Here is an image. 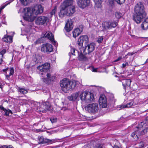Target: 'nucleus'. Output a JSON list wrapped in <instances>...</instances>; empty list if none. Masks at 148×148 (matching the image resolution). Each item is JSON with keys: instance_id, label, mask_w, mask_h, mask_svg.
<instances>
[{"instance_id": "1", "label": "nucleus", "mask_w": 148, "mask_h": 148, "mask_svg": "<svg viewBox=\"0 0 148 148\" xmlns=\"http://www.w3.org/2000/svg\"><path fill=\"white\" fill-rule=\"evenodd\" d=\"M23 10L25 12L23 17L24 19L32 22L34 20L37 15L43 12V8L41 5H38L35 6L32 10L30 8H24Z\"/></svg>"}, {"instance_id": "2", "label": "nucleus", "mask_w": 148, "mask_h": 148, "mask_svg": "<svg viewBox=\"0 0 148 148\" xmlns=\"http://www.w3.org/2000/svg\"><path fill=\"white\" fill-rule=\"evenodd\" d=\"M146 15L143 4L139 2L135 5L134 14L133 16V20L137 23H140Z\"/></svg>"}, {"instance_id": "3", "label": "nucleus", "mask_w": 148, "mask_h": 148, "mask_svg": "<svg viewBox=\"0 0 148 148\" xmlns=\"http://www.w3.org/2000/svg\"><path fill=\"white\" fill-rule=\"evenodd\" d=\"M73 0H65L62 5L59 15L62 17L64 15L71 16L75 12V8L73 5Z\"/></svg>"}, {"instance_id": "4", "label": "nucleus", "mask_w": 148, "mask_h": 148, "mask_svg": "<svg viewBox=\"0 0 148 148\" xmlns=\"http://www.w3.org/2000/svg\"><path fill=\"white\" fill-rule=\"evenodd\" d=\"M77 83L78 82L75 80L71 81L68 79L64 78L60 81V84L63 90L66 89L67 90H69L74 88Z\"/></svg>"}, {"instance_id": "5", "label": "nucleus", "mask_w": 148, "mask_h": 148, "mask_svg": "<svg viewBox=\"0 0 148 148\" xmlns=\"http://www.w3.org/2000/svg\"><path fill=\"white\" fill-rule=\"evenodd\" d=\"M79 97L81 100L85 103H89L95 100L94 95L89 92L84 91L80 94Z\"/></svg>"}, {"instance_id": "6", "label": "nucleus", "mask_w": 148, "mask_h": 148, "mask_svg": "<svg viewBox=\"0 0 148 148\" xmlns=\"http://www.w3.org/2000/svg\"><path fill=\"white\" fill-rule=\"evenodd\" d=\"M117 23L115 21L111 22H104L102 23V31H105L107 29L115 27L117 25Z\"/></svg>"}, {"instance_id": "7", "label": "nucleus", "mask_w": 148, "mask_h": 148, "mask_svg": "<svg viewBox=\"0 0 148 148\" xmlns=\"http://www.w3.org/2000/svg\"><path fill=\"white\" fill-rule=\"evenodd\" d=\"M85 109L89 113H96L99 110L98 105L96 103L89 104L86 107Z\"/></svg>"}, {"instance_id": "8", "label": "nucleus", "mask_w": 148, "mask_h": 148, "mask_svg": "<svg viewBox=\"0 0 148 148\" xmlns=\"http://www.w3.org/2000/svg\"><path fill=\"white\" fill-rule=\"evenodd\" d=\"M41 38H48L49 40L52 42V43L55 47H57L58 43L54 40V36L52 34L51 32L48 31L45 33H44L42 34L41 36Z\"/></svg>"}, {"instance_id": "9", "label": "nucleus", "mask_w": 148, "mask_h": 148, "mask_svg": "<svg viewBox=\"0 0 148 148\" xmlns=\"http://www.w3.org/2000/svg\"><path fill=\"white\" fill-rule=\"evenodd\" d=\"M89 41L88 38L87 36H81L78 39L77 41V44L79 49H83L84 48L83 47V43L84 42L87 43Z\"/></svg>"}, {"instance_id": "10", "label": "nucleus", "mask_w": 148, "mask_h": 148, "mask_svg": "<svg viewBox=\"0 0 148 148\" xmlns=\"http://www.w3.org/2000/svg\"><path fill=\"white\" fill-rule=\"evenodd\" d=\"M41 50L42 52L49 53L53 51V47L51 45L46 43L42 45Z\"/></svg>"}, {"instance_id": "11", "label": "nucleus", "mask_w": 148, "mask_h": 148, "mask_svg": "<svg viewBox=\"0 0 148 148\" xmlns=\"http://www.w3.org/2000/svg\"><path fill=\"white\" fill-rule=\"evenodd\" d=\"M90 2V0H77V1L78 6L83 9L89 6Z\"/></svg>"}, {"instance_id": "12", "label": "nucleus", "mask_w": 148, "mask_h": 148, "mask_svg": "<svg viewBox=\"0 0 148 148\" xmlns=\"http://www.w3.org/2000/svg\"><path fill=\"white\" fill-rule=\"evenodd\" d=\"M49 19L48 17L44 16H40L36 19L35 23L37 25H42L49 22Z\"/></svg>"}, {"instance_id": "13", "label": "nucleus", "mask_w": 148, "mask_h": 148, "mask_svg": "<svg viewBox=\"0 0 148 148\" xmlns=\"http://www.w3.org/2000/svg\"><path fill=\"white\" fill-rule=\"evenodd\" d=\"M99 102L100 105L103 108H106L108 106L106 98L103 94L100 95L99 99Z\"/></svg>"}, {"instance_id": "14", "label": "nucleus", "mask_w": 148, "mask_h": 148, "mask_svg": "<svg viewBox=\"0 0 148 148\" xmlns=\"http://www.w3.org/2000/svg\"><path fill=\"white\" fill-rule=\"evenodd\" d=\"M50 67V64L48 63H46L43 65L39 66L38 67V69L40 70L41 72H44V73H41V74L43 75L44 73L46 74V72L49 69Z\"/></svg>"}, {"instance_id": "15", "label": "nucleus", "mask_w": 148, "mask_h": 148, "mask_svg": "<svg viewBox=\"0 0 148 148\" xmlns=\"http://www.w3.org/2000/svg\"><path fill=\"white\" fill-rule=\"evenodd\" d=\"M116 100L115 99L113 94H110L108 95V106L109 108L113 107Z\"/></svg>"}, {"instance_id": "16", "label": "nucleus", "mask_w": 148, "mask_h": 148, "mask_svg": "<svg viewBox=\"0 0 148 148\" xmlns=\"http://www.w3.org/2000/svg\"><path fill=\"white\" fill-rule=\"evenodd\" d=\"M144 125V123L141 122L138 125V127H137L138 129V130H137V132L138 133V134L139 135V136L144 135L147 133L148 131V128L147 127L142 130L141 129L142 127H143V125Z\"/></svg>"}, {"instance_id": "17", "label": "nucleus", "mask_w": 148, "mask_h": 148, "mask_svg": "<svg viewBox=\"0 0 148 148\" xmlns=\"http://www.w3.org/2000/svg\"><path fill=\"white\" fill-rule=\"evenodd\" d=\"M73 21L71 19H69L67 21L64 27L67 32H69L72 30L73 27Z\"/></svg>"}, {"instance_id": "18", "label": "nucleus", "mask_w": 148, "mask_h": 148, "mask_svg": "<svg viewBox=\"0 0 148 148\" xmlns=\"http://www.w3.org/2000/svg\"><path fill=\"white\" fill-rule=\"evenodd\" d=\"M118 80L122 82V85L124 89H125L127 87L130 86L131 82L130 79H122L121 77H120L119 78Z\"/></svg>"}, {"instance_id": "19", "label": "nucleus", "mask_w": 148, "mask_h": 148, "mask_svg": "<svg viewBox=\"0 0 148 148\" xmlns=\"http://www.w3.org/2000/svg\"><path fill=\"white\" fill-rule=\"evenodd\" d=\"M80 50V53L79 54L78 56V59L82 61H87L88 60V58L86 57L85 55H83L82 53H84L85 49L84 48V50L83 49H79Z\"/></svg>"}, {"instance_id": "20", "label": "nucleus", "mask_w": 148, "mask_h": 148, "mask_svg": "<svg viewBox=\"0 0 148 148\" xmlns=\"http://www.w3.org/2000/svg\"><path fill=\"white\" fill-rule=\"evenodd\" d=\"M47 78H42L43 79V81L44 82L47 83L49 82V81L51 82L53 81L55 79V77L53 75L51 76L50 74L47 73L46 74Z\"/></svg>"}, {"instance_id": "21", "label": "nucleus", "mask_w": 148, "mask_h": 148, "mask_svg": "<svg viewBox=\"0 0 148 148\" xmlns=\"http://www.w3.org/2000/svg\"><path fill=\"white\" fill-rule=\"evenodd\" d=\"M140 27L142 30L145 31L148 29V17L141 23Z\"/></svg>"}, {"instance_id": "22", "label": "nucleus", "mask_w": 148, "mask_h": 148, "mask_svg": "<svg viewBox=\"0 0 148 148\" xmlns=\"http://www.w3.org/2000/svg\"><path fill=\"white\" fill-rule=\"evenodd\" d=\"M95 44L94 43H91L87 45V46H86L85 49L87 48V50L88 51V53H89L92 52L95 49Z\"/></svg>"}, {"instance_id": "23", "label": "nucleus", "mask_w": 148, "mask_h": 148, "mask_svg": "<svg viewBox=\"0 0 148 148\" xmlns=\"http://www.w3.org/2000/svg\"><path fill=\"white\" fill-rule=\"evenodd\" d=\"M12 36L5 35L2 40L3 42L10 43L12 42Z\"/></svg>"}, {"instance_id": "24", "label": "nucleus", "mask_w": 148, "mask_h": 148, "mask_svg": "<svg viewBox=\"0 0 148 148\" xmlns=\"http://www.w3.org/2000/svg\"><path fill=\"white\" fill-rule=\"evenodd\" d=\"M0 109L3 111L4 112V115L6 116H8L10 113L11 114H13L12 111L9 109H6L3 107L2 106H0Z\"/></svg>"}, {"instance_id": "25", "label": "nucleus", "mask_w": 148, "mask_h": 148, "mask_svg": "<svg viewBox=\"0 0 148 148\" xmlns=\"http://www.w3.org/2000/svg\"><path fill=\"white\" fill-rule=\"evenodd\" d=\"M82 31V28H77L73 32V36L74 38L79 35Z\"/></svg>"}, {"instance_id": "26", "label": "nucleus", "mask_w": 148, "mask_h": 148, "mask_svg": "<svg viewBox=\"0 0 148 148\" xmlns=\"http://www.w3.org/2000/svg\"><path fill=\"white\" fill-rule=\"evenodd\" d=\"M78 96V94L76 93L72 95L71 96H69L68 98L70 101H75Z\"/></svg>"}, {"instance_id": "27", "label": "nucleus", "mask_w": 148, "mask_h": 148, "mask_svg": "<svg viewBox=\"0 0 148 148\" xmlns=\"http://www.w3.org/2000/svg\"><path fill=\"white\" fill-rule=\"evenodd\" d=\"M44 143H48L49 144H51L57 142V139H52L51 140L48 139L46 138H44Z\"/></svg>"}, {"instance_id": "28", "label": "nucleus", "mask_w": 148, "mask_h": 148, "mask_svg": "<svg viewBox=\"0 0 148 148\" xmlns=\"http://www.w3.org/2000/svg\"><path fill=\"white\" fill-rule=\"evenodd\" d=\"M17 89L18 92L21 94H26L28 92L27 90L24 88L18 87Z\"/></svg>"}, {"instance_id": "29", "label": "nucleus", "mask_w": 148, "mask_h": 148, "mask_svg": "<svg viewBox=\"0 0 148 148\" xmlns=\"http://www.w3.org/2000/svg\"><path fill=\"white\" fill-rule=\"evenodd\" d=\"M42 106L45 107L46 109L49 110L50 108L51 105L48 101L42 102Z\"/></svg>"}, {"instance_id": "30", "label": "nucleus", "mask_w": 148, "mask_h": 148, "mask_svg": "<svg viewBox=\"0 0 148 148\" xmlns=\"http://www.w3.org/2000/svg\"><path fill=\"white\" fill-rule=\"evenodd\" d=\"M137 132V130H136L134 132H133L131 134V136L135 140H137L138 138V136H139L138 134V133Z\"/></svg>"}, {"instance_id": "31", "label": "nucleus", "mask_w": 148, "mask_h": 148, "mask_svg": "<svg viewBox=\"0 0 148 148\" xmlns=\"http://www.w3.org/2000/svg\"><path fill=\"white\" fill-rule=\"evenodd\" d=\"M95 3V6L97 8H100L101 6V0H94Z\"/></svg>"}, {"instance_id": "32", "label": "nucleus", "mask_w": 148, "mask_h": 148, "mask_svg": "<svg viewBox=\"0 0 148 148\" xmlns=\"http://www.w3.org/2000/svg\"><path fill=\"white\" fill-rule=\"evenodd\" d=\"M38 108L39 110V111L43 113L45 112L48 110L46 109L45 107L42 106V104L38 107Z\"/></svg>"}, {"instance_id": "33", "label": "nucleus", "mask_w": 148, "mask_h": 148, "mask_svg": "<svg viewBox=\"0 0 148 148\" xmlns=\"http://www.w3.org/2000/svg\"><path fill=\"white\" fill-rule=\"evenodd\" d=\"M22 4L25 5H27L31 1V0H20Z\"/></svg>"}, {"instance_id": "34", "label": "nucleus", "mask_w": 148, "mask_h": 148, "mask_svg": "<svg viewBox=\"0 0 148 148\" xmlns=\"http://www.w3.org/2000/svg\"><path fill=\"white\" fill-rule=\"evenodd\" d=\"M133 104V102L132 101L130 102L127 103L125 105H123V108H130L132 106Z\"/></svg>"}, {"instance_id": "35", "label": "nucleus", "mask_w": 148, "mask_h": 148, "mask_svg": "<svg viewBox=\"0 0 148 148\" xmlns=\"http://www.w3.org/2000/svg\"><path fill=\"white\" fill-rule=\"evenodd\" d=\"M14 0H10L9 2H7V3L6 4L4 5H3L1 6L0 7V14L1 13V12L2 10L8 4H10V3L12 2Z\"/></svg>"}, {"instance_id": "36", "label": "nucleus", "mask_w": 148, "mask_h": 148, "mask_svg": "<svg viewBox=\"0 0 148 148\" xmlns=\"http://www.w3.org/2000/svg\"><path fill=\"white\" fill-rule=\"evenodd\" d=\"M146 147V145L143 142H141L138 144V148H144Z\"/></svg>"}, {"instance_id": "37", "label": "nucleus", "mask_w": 148, "mask_h": 148, "mask_svg": "<svg viewBox=\"0 0 148 148\" xmlns=\"http://www.w3.org/2000/svg\"><path fill=\"white\" fill-rule=\"evenodd\" d=\"M75 49H71L70 52L69 53V55L70 56H71V55H75Z\"/></svg>"}, {"instance_id": "38", "label": "nucleus", "mask_w": 148, "mask_h": 148, "mask_svg": "<svg viewBox=\"0 0 148 148\" xmlns=\"http://www.w3.org/2000/svg\"><path fill=\"white\" fill-rule=\"evenodd\" d=\"M122 14L121 13L118 12H116L115 13V16L116 18L117 19L120 18L121 17Z\"/></svg>"}, {"instance_id": "39", "label": "nucleus", "mask_w": 148, "mask_h": 148, "mask_svg": "<svg viewBox=\"0 0 148 148\" xmlns=\"http://www.w3.org/2000/svg\"><path fill=\"white\" fill-rule=\"evenodd\" d=\"M6 50L5 49H3L0 52V56L3 57L4 54L6 53Z\"/></svg>"}, {"instance_id": "40", "label": "nucleus", "mask_w": 148, "mask_h": 148, "mask_svg": "<svg viewBox=\"0 0 148 148\" xmlns=\"http://www.w3.org/2000/svg\"><path fill=\"white\" fill-rule=\"evenodd\" d=\"M38 140L39 143H44V138L43 136H41L39 138Z\"/></svg>"}, {"instance_id": "41", "label": "nucleus", "mask_w": 148, "mask_h": 148, "mask_svg": "<svg viewBox=\"0 0 148 148\" xmlns=\"http://www.w3.org/2000/svg\"><path fill=\"white\" fill-rule=\"evenodd\" d=\"M32 61L34 62V64H36L38 62L37 58L35 56H33L32 58Z\"/></svg>"}, {"instance_id": "42", "label": "nucleus", "mask_w": 148, "mask_h": 148, "mask_svg": "<svg viewBox=\"0 0 148 148\" xmlns=\"http://www.w3.org/2000/svg\"><path fill=\"white\" fill-rule=\"evenodd\" d=\"M103 39V36H99L98 38V40H97V42L99 43H101L102 42Z\"/></svg>"}, {"instance_id": "43", "label": "nucleus", "mask_w": 148, "mask_h": 148, "mask_svg": "<svg viewBox=\"0 0 148 148\" xmlns=\"http://www.w3.org/2000/svg\"><path fill=\"white\" fill-rule=\"evenodd\" d=\"M14 74V69L13 67H11L10 69V75H13Z\"/></svg>"}, {"instance_id": "44", "label": "nucleus", "mask_w": 148, "mask_h": 148, "mask_svg": "<svg viewBox=\"0 0 148 148\" xmlns=\"http://www.w3.org/2000/svg\"><path fill=\"white\" fill-rule=\"evenodd\" d=\"M56 10V8H55L53 9L52 11L50 12V14L51 16L55 14V12Z\"/></svg>"}, {"instance_id": "45", "label": "nucleus", "mask_w": 148, "mask_h": 148, "mask_svg": "<svg viewBox=\"0 0 148 148\" xmlns=\"http://www.w3.org/2000/svg\"><path fill=\"white\" fill-rule=\"evenodd\" d=\"M125 0H117V3L120 5L122 4L125 2Z\"/></svg>"}, {"instance_id": "46", "label": "nucleus", "mask_w": 148, "mask_h": 148, "mask_svg": "<svg viewBox=\"0 0 148 148\" xmlns=\"http://www.w3.org/2000/svg\"><path fill=\"white\" fill-rule=\"evenodd\" d=\"M41 43V41L40 39H38L36 41H35L34 43V44L35 45H36L37 44H40Z\"/></svg>"}, {"instance_id": "47", "label": "nucleus", "mask_w": 148, "mask_h": 148, "mask_svg": "<svg viewBox=\"0 0 148 148\" xmlns=\"http://www.w3.org/2000/svg\"><path fill=\"white\" fill-rule=\"evenodd\" d=\"M50 120L52 123H53L57 121V118H55L50 119Z\"/></svg>"}, {"instance_id": "48", "label": "nucleus", "mask_w": 148, "mask_h": 148, "mask_svg": "<svg viewBox=\"0 0 148 148\" xmlns=\"http://www.w3.org/2000/svg\"><path fill=\"white\" fill-rule=\"evenodd\" d=\"M123 106H121V105H119L116 108L117 110H119L122 108H123Z\"/></svg>"}, {"instance_id": "49", "label": "nucleus", "mask_w": 148, "mask_h": 148, "mask_svg": "<svg viewBox=\"0 0 148 148\" xmlns=\"http://www.w3.org/2000/svg\"><path fill=\"white\" fill-rule=\"evenodd\" d=\"M5 16H3L2 17V18L3 19V20L2 21V23L4 24H6V22L5 20Z\"/></svg>"}, {"instance_id": "50", "label": "nucleus", "mask_w": 148, "mask_h": 148, "mask_svg": "<svg viewBox=\"0 0 148 148\" xmlns=\"http://www.w3.org/2000/svg\"><path fill=\"white\" fill-rule=\"evenodd\" d=\"M97 68H95L93 67H92V72H96L97 71Z\"/></svg>"}, {"instance_id": "51", "label": "nucleus", "mask_w": 148, "mask_h": 148, "mask_svg": "<svg viewBox=\"0 0 148 148\" xmlns=\"http://www.w3.org/2000/svg\"><path fill=\"white\" fill-rule=\"evenodd\" d=\"M5 75L6 76V78L7 79H8L9 78L10 76L11 75H10V74H9V75H7V72H6L5 73Z\"/></svg>"}, {"instance_id": "52", "label": "nucleus", "mask_w": 148, "mask_h": 148, "mask_svg": "<svg viewBox=\"0 0 148 148\" xmlns=\"http://www.w3.org/2000/svg\"><path fill=\"white\" fill-rule=\"evenodd\" d=\"M128 65V62H126L125 64H122V67L123 68L125 67V66H127Z\"/></svg>"}, {"instance_id": "53", "label": "nucleus", "mask_w": 148, "mask_h": 148, "mask_svg": "<svg viewBox=\"0 0 148 148\" xmlns=\"http://www.w3.org/2000/svg\"><path fill=\"white\" fill-rule=\"evenodd\" d=\"M122 59V57L121 56H119V57L117 59H116L114 60V62H117L120 60Z\"/></svg>"}, {"instance_id": "54", "label": "nucleus", "mask_w": 148, "mask_h": 148, "mask_svg": "<svg viewBox=\"0 0 148 148\" xmlns=\"http://www.w3.org/2000/svg\"><path fill=\"white\" fill-rule=\"evenodd\" d=\"M95 148H104V147L102 145H99L97 146Z\"/></svg>"}, {"instance_id": "55", "label": "nucleus", "mask_w": 148, "mask_h": 148, "mask_svg": "<svg viewBox=\"0 0 148 148\" xmlns=\"http://www.w3.org/2000/svg\"><path fill=\"white\" fill-rule=\"evenodd\" d=\"M134 53H131L129 52L127 55H126L125 56L126 57L127 56H132L134 54Z\"/></svg>"}, {"instance_id": "56", "label": "nucleus", "mask_w": 148, "mask_h": 148, "mask_svg": "<svg viewBox=\"0 0 148 148\" xmlns=\"http://www.w3.org/2000/svg\"><path fill=\"white\" fill-rule=\"evenodd\" d=\"M3 62V57L0 56V64H1Z\"/></svg>"}, {"instance_id": "57", "label": "nucleus", "mask_w": 148, "mask_h": 148, "mask_svg": "<svg viewBox=\"0 0 148 148\" xmlns=\"http://www.w3.org/2000/svg\"><path fill=\"white\" fill-rule=\"evenodd\" d=\"M6 148H14L11 145H9L7 146L6 147Z\"/></svg>"}, {"instance_id": "58", "label": "nucleus", "mask_w": 148, "mask_h": 148, "mask_svg": "<svg viewBox=\"0 0 148 148\" xmlns=\"http://www.w3.org/2000/svg\"><path fill=\"white\" fill-rule=\"evenodd\" d=\"M7 146L6 145H4L3 146H2L0 147V148H6V147Z\"/></svg>"}, {"instance_id": "59", "label": "nucleus", "mask_w": 148, "mask_h": 148, "mask_svg": "<svg viewBox=\"0 0 148 148\" xmlns=\"http://www.w3.org/2000/svg\"><path fill=\"white\" fill-rule=\"evenodd\" d=\"M8 68H7L5 69H3V72H5L6 73V71L8 70Z\"/></svg>"}, {"instance_id": "60", "label": "nucleus", "mask_w": 148, "mask_h": 148, "mask_svg": "<svg viewBox=\"0 0 148 148\" xmlns=\"http://www.w3.org/2000/svg\"><path fill=\"white\" fill-rule=\"evenodd\" d=\"M3 88V85L1 84H0V88L1 89H2Z\"/></svg>"}, {"instance_id": "61", "label": "nucleus", "mask_w": 148, "mask_h": 148, "mask_svg": "<svg viewBox=\"0 0 148 148\" xmlns=\"http://www.w3.org/2000/svg\"><path fill=\"white\" fill-rule=\"evenodd\" d=\"M114 148H119V147L117 146H115Z\"/></svg>"}, {"instance_id": "62", "label": "nucleus", "mask_w": 148, "mask_h": 148, "mask_svg": "<svg viewBox=\"0 0 148 148\" xmlns=\"http://www.w3.org/2000/svg\"><path fill=\"white\" fill-rule=\"evenodd\" d=\"M112 0V1H115L116 2V1H117V0Z\"/></svg>"}, {"instance_id": "63", "label": "nucleus", "mask_w": 148, "mask_h": 148, "mask_svg": "<svg viewBox=\"0 0 148 148\" xmlns=\"http://www.w3.org/2000/svg\"><path fill=\"white\" fill-rule=\"evenodd\" d=\"M146 62H148V59H147L146 61Z\"/></svg>"}, {"instance_id": "64", "label": "nucleus", "mask_w": 148, "mask_h": 148, "mask_svg": "<svg viewBox=\"0 0 148 148\" xmlns=\"http://www.w3.org/2000/svg\"><path fill=\"white\" fill-rule=\"evenodd\" d=\"M115 77H117V76L116 75H115Z\"/></svg>"}]
</instances>
